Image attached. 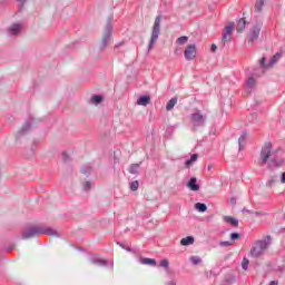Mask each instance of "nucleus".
Returning <instances> with one entry per match:
<instances>
[{"mask_svg": "<svg viewBox=\"0 0 285 285\" xmlns=\"http://www.w3.org/2000/svg\"><path fill=\"white\" fill-rule=\"evenodd\" d=\"M139 166L140 164H131L129 167L130 175H137L139 173Z\"/></svg>", "mask_w": 285, "mask_h": 285, "instance_id": "393cba45", "label": "nucleus"}, {"mask_svg": "<svg viewBox=\"0 0 285 285\" xmlns=\"http://www.w3.org/2000/svg\"><path fill=\"white\" fill-rule=\"evenodd\" d=\"M140 264H142V266H157V261L155 258H140Z\"/></svg>", "mask_w": 285, "mask_h": 285, "instance_id": "ddd939ff", "label": "nucleus"}, {"mask_svg": "<svg viewBox=\"0 0 285 285\" xmlns=\"http://www.w3.org/2000/svg\"><path fill=\"white\" fill-rule=\"evenodd\" d=\"M57 232H55L52 228L50 227H46L43 226V224H39V225H35L32 227H30L24 234L23 237L26 239L30 238V237H35L37 235H55Z\"/></svg>", "mask_w": 285, "mask_h": 285, "instance_id": "7ed1b4c3", "label": "nucleus"}, {"mask_svg": "<svg viewBox=\"0 0 285 285\" xmlns=\"http://www.w3.org/2000/svg\"><path fill=\"white\" fill-rule=\"evenodd\" d=\"M176 43H178L179 46H186V43H188V37L186 36H181L176 40Z\"/></svg>", "mask_w": 285, "mask_h": 285, "instance_id": "bb28decb", "label": "nucleus"}, {"mask_svg": "<svg viewBox=\"0 0 285 285\" xmlns=\"http://www.w3.org/2000/svg\"><path fill=\"white\" fill-rule=\"evenodd\" d=\"M130 190H132L134 193L136 190H139V181L138 180H135L130 184Z\"/></svg>", "mask_w": 285, "mask_h": 285, "instance_id": "c756f323", "label": "nucleus"}, {"mask_svg": "<svg viewBox=\"0 0 285 285\" xmlns=\"http://www.w3.org/2000/svg\"><path fill=\"white\" fill-rule=\"evenodd\" d=\"M184 57L186 61H193L197 57V46L195 43L188 45L185 49Z\"/></svg>", "mask_w": 285, "mask_h": 285, "instance_id": "6e6552de", "label": "nucleus"}, {"mask_svg": "<svg viewBox=\"0 0 285 285\" xmlns=\"http://www.w3.org/2000/svg\"><path fill=\"white\" fill-rule=\"evenodd\" d=\"M245 28H246V19L240 18L236 26V32H244Z\"/></svg>", "mask_w": 285, "mask_h": 285, "instance_id": "f3484780", "label": "nucleus"}, {"mask_svg": "<svg viewBox=\"0 0 285 285\" xmlns=\"http://www.w3.org/2000/svg\"><path fill=\"white\" fill-rule=\"evenodd\" d=\"M255 78L249 77L245 83V89L247 90V92H250L253 90V88H255Z\"/></svg>", "mask_w": 285, "mask_h": 285, "instance_id": "4468645a", "label": "nucleus"}, {"mask_svg": "<svg viewBox=\"0 0 285 285\" xmlns=\"http://www.w3.org/2000/svg\"><path fill=\"white\" fill-rule=\"evenodd\" d=\"M242 213H243V214H245V213H250V215H253V212H250V210H248V209H246V208H243Z\"/></svg>", "mask_w": 285, "mask_h": 285, "instance_id": "79ce46f5", "label": "nucleus"}, {"mask_svg": "<svg viewBox=\"0 0 285 285\" xmlns=\"http://www.w3.org/2000/svg\"><path fill=\"white\" fill-rule=\"evenodd\" d=\"M112 18H108L107 23L102 30V37L100 41V51L106 50L110 43H112Z\"/></svg>", "mask_w": 285, "mask_h": 285, "instance_id": "f03ea898", "label": "nucleus"}, {"mask_svg": "<svg viewBox=\"0 0 285 285\" xmlns=\"http://www.w3.org/2000/svg\"><path fill=\"white\" fill-rule=\"evenodd\" d=\"M261 68H271L269 65H266V57H263L261 59Z\"/></svg>", "mask_w": 285, "mask_h": 285, "instance_id": "72a5a7b5", "label": "nucleus"}, {"mask_svg": "<svg viewBox=\"0 0 285 285\" xmlns=\"http://www.w3.org/2000/svg\"><path fill=\"white\" fill-rule=\"evenodd\" d=\"M160 266L165 268V271H168V266H170V263L168 262V259H163L160 261Z\"/></svg>", "mask_w": 285, "mask_h": 285, "instance_id": "2f4dec72", "label": "nucleus"}, {"mask_svg": "<svg viewBox=\"0 0 285 285\" xmlns=\"http://www.w3.org/2000/svg\"><path fill=\"white\" fill-rule=\"evenodd\" d=\"M269 285H277V282L273 281Z\"/></svg>", "mask_w": 285, "mask_h": 285, "instance_id": "a18cd8bd", "label": "nucleus"}, {"mask_svg": "<svg viewBox=\"0 0 285 285\" xmlns=\"http://www.w3.org/2000/svg\"><path fill=\"white\" fill-rule=\"evenodd\" d=\"M195 208L198 213H206V210H208V207L204 203H196Z\"/></svg>", "mask_w": 285, "mask_h": 285, "instance_id": "5701e85b", "label": "nucleus"}, {"mask_svg": "<svg viewBox=\"0 0 285 285\" xmlns=\"http://www.w3.org/2000/svg\"><path fill=\"white\" fill-rule=\"evenodd\" d=\"M229 204H232V206H235V204H237V199L236 198H230L229 199Z\"/></svg>", "mask_w": 285, "mask_h": 285, "instance_id": "58836bf2", "label": "nucleus"}, {"mask_svg": "<svg viewBox=\"0 0 285 285\" xmlns=\"http://www.w3.org/2000/svg\"><path fill=\"white\" fill-rule=\"evenodd\" d=\"M193 244H195V237H193V236H187V237L180 239L181 246H190Z\"/></svg>", "mask_w": 285, "mask_h": 285, "instance_id": "dca6fc26", "label": "nucleus"}, {"mask_svg": "<svg viewBox=\"0 0 285 285\" xmlns=\"http://www.w3.org/2000/svg\"><path fill=\"white\" fill-rule=\"evenodd\" d=\"M186 186L187 188H189V190H193L194 193H197V190H199V185L197 184L196 177H191Z\"/></svg>", "mask_w": 285, "mask_h": 285, "instance_id": "9b49d317", "label": "nucleus"}, {"mask_svg": "<svg viewBox=\"0 0 285 285\" xmlns=\"http://www.w3.org/2000/svg\"><path fill=\"white\" fill-rule=\"evenodd\" d=\"M181 53V48H176L174 55L179 56Z\"/></svg>", "mask_w": 285, "mask_h": 285, "instance_id": "4c0bfd02", "label": "nucleus"}, {"mask_svg": "<svg viewBox=\"0 0 285 285\" xmlns=\"http://www.w3.org/2000/svg\"><path fill=\"white\" fill-rule=\"evenodd\" d=\"M266 248H268V243H266V240L256 242L250 250L252 257H262Z\"/></svg>", "mask_w": 285, "mask_h": 285, "instance_id": "423d86ee", "label": "nucleus"}, {"mask_svg": "<svg viewBox=\"0 0 285 285\" xmlns=\"http://www.w3.org/2000/svg\"><path fill=\"white\" fill-rule=\"evenodd\" d=\"M124 45H125L124 41L117 43V45L114 47V50H117V48H121V46H124Z\"/></svg>", "mask_w": 285, "mask_h": 285, "instance_id": "e433bc0d", "label": "nucleus"}, {"mask_svg": "<svg viewBox=\"0 0 285 285\" xmlns=\"http://www.w3.org/2000/svg\"><path fill=\"white\" fill-rule=\"evenodd\" d=\"M264 26V22L262 20H257L253 27L249 29V38L248 43H255L259 39V32H262V27Z\"/></svg>", "mask_w": 285, "mask_h": 285, "instance_id": "39448f33", "label": "nucleus"}, {"mask_svg": "<svg viewBox=\"0 0 285 285\" xmlns=\"http://www.w3.org/2000/svg\"><path fill=\"white\" fill-rule=\"evenodd\" d=\"M22 29H23V26H22V24L14 23V24H12V26L9 28V32H10V35H12V36H17V35H19V32H21Z\"/></svg>", "mask_w": 285, "mask_h": 285, "instance_id": "f8f14e48", "label": "nucleus"}, {"mask_svg": "<svg viewBox=\"0 0 285 285\" xmlns=\"http://www.w3.org/2000/svg\"><path fill=\"white\" fill-rule=\"evenodd\" d=\"M279 59H282V53L274 55L269 61V67L275 66V63L278 62Z\"/></svg>", "mask_w": 285, "mask_h": 285, "instance_id": "a878e982", "label": "nucleus"}, {"mask_svg": "<svg viewBox=\"0 0 285 285\" xmlns=\"http://www.w3.org/2000/svg\"><path fill=\"white\" fill-rule=\"evenodd\" d=\"M16 1H18V9H19V11H21V10H23V4L26 3V1H28V0H16Z\"/></svg>", "mask_w": 285, "mask_h": 285, "instance_id": "f704fd0d", "label": "nucleus"}, {"mask_svg": "<svg viewBox=\"0 0 285 285\" xmlns=\"http://www.w3.org/2000/svg\"><path fill=\"white\" fill-rule=\"evenodd\" d=\"M82 188H83V190H90V188H92V183L91 181H85L82 184Z\"/></svg>", "mask_w": 285, "mask_h": 285, "instance_id": "473e14b6", "label": "nucleus"}, {"mask_svg": "<svg viewBox=\"0 0 285 285\" xmlns=\"http://www.w3.org/2000/svg\"><path fill=\"white\" fill-rule=\"evenodd\" d=\"M99 264H101V266H106V261H100Z\"/></svg>", "mask_w": 285, "mask_h": 285, "instance_id": "37998d69", "label": "nucleus"}, {"mask_svg": "<svg viewBox=\"0 0 285 285\" xmlns=\"http://www.w3.org/2000/svg\"><path fill=\"white\" fill-rule=\"evenodd\" d=\"M148 104H150V96H141V97L137 100V105H138V106H147Z\"/></svg>", "mask_w": 285, "mask_h": 285, "instance_id": "6ab92c4d", "label": "nucleus"}, {"mask_svg": "<svg viewBox=\"0 0 285 285\" xmlns=\"http://www.w3.org/2000/svg\"><path fill=\"white\" fill-rule=\"evenodd\" d=\"M266 0H257L254 7L255 12H262Z\"/></svg>", "mask_w": 285, "mask_h": 285, "instance_id": "b1692460", "label": "nucleus"}, {"mask_svg": "<svg viewBox=\"0 0 285 285\" xmlns=\"http://www.w3.org/2000/svg\"><path fill=\"white\" fill-rule=\"evenodd\" d=\"M254 215H259V212H255Z\"/></svg>", "mask_w": 285, "mask_h": 285, "instance_id": "49530a36", "label": "nucleus"}, {"mask_svg": "<svg viewBox=\"0 0 285 285\" xmlns=\"http://www.w3.org/2000/svg\"><path fill=\"white\" fill-rule=\"evenodd\" d=\"M224 222H226L227 224H230V226H235V227L239 226V220H237V218L233 216H225Z\"/></svg>", "mask_w": 285, "mask_h": 285, "instance_id": "2eb2a0df", "label": "nucleus"}, {"mask_svg": "<svg viewBox=\"0 0 285 285\" xmlns=\"http://www.w3.org/2000/svg\"><path fill=\"white\" fill-rule=\"evenodd\" d=\"M32 127V125L30 124V121H27L21 129L18 130V132L16 134V139H19V137H23V135H27L30 131V128Z\"/></svg>", "mask_w": 285, "mask_h": 285, "instance_id": "9d476101", "label": "nucleus"}, {"mask_svg": "<svg viewBox=\"0 0 285 285\" xmlns=\"http://www.w3.org/2000/svg\"><path fill=\"white\" fill-rule=\"evenodd\" d=\"M250 264V262L248 261V258H244L242 262V268L244 271H248V265Z\"/></svg>", "mask_w": 285, "mask_h": 285, "instance_id": "7c9ffc66", "label": "nucleus"}, {"mask_svg": "<svg viewBox=\"0 0 285 285\" xmlns=\"http://www.w3.org/2000/svg\"><path fill=\"white\" fill-rule=\"evenodd\" d=\"M190 262L194 266H197L198 264H202V258L199 256H191Z\"/></svg>", "mask_w": 285, "mask_h": 285, "instance_id": "cd10ccee", "label": "nucleus"}, {"mask_svg": "<svg viewBox=\"0 0 285 285\" xmlns=\"http://www.w3.org/2000/svg\"><path fill=\"white\" fill-rule=\"evenodd\" d=\"M210 50L212 52H217V45H212Z\"/></svg>", "mask_w": 285, "mask_h": 285, "instance_id": "ea45409f", "label": "nucleus"}, {"mask_svg": "<svg viewBox=\"0 0 285 285\" xmlns=\"http://www.w3.org/2000/svg\"><path fill=\"white\" fill-rule=\"evenodd\" d=\"M169 285H175V284H173V283H169Z\"/></svg>", "mask_w": 285, "mask_h": 285, "instance_id": "de8ad7c7", "label": "nucleus"}, {"mask_svg": "<svg viewBox=\"0 0 285 285\" xmlns=\"http://www.w3.org/2000/svg\"><path fill=\"white\" fill-rule=\"evenodd\" d=\"M281 181L282 184H285V171L282 174Z\"/></svg>", "mask_w": 285, "mask_h": 285, "instance_id": "a19ab883", "label": "nucleus"}, {"mask_svg": "<svg viewBox=\"0 0 285 285\" xmlns=\"http://www.w3.org/2000/svg\"><path fill=\"white\" fill-rule=\"evenodd\" d=\"M161 33V16H157L155 18V22L153 26L151 37L148 45V52L155 48V43L159 39V35Z\"/></svg>", "mask_w": 285, "mask_h": 285, "instance_id": "20e7f679", "label": "nucleus"}, {"mask_svg": "<svg viewBox=\"0 0 285 285\" xmlns=\"http://www.w3.org/2000/svg\"><path fill=\"white\" fill-rule=\"evenodd\" d=\"M206 115L202 114V111H196L190 115V121L194 128H202V126H206Z\"/></svg>", "mask_w": 285, "mask_h": 285, "instance_id": "0eeeda50", "label": "nucleus"}, {"mask_svg": "<svg viewBox=\"0 0 285 285\" xmlns=\"http://www.w3.org/2000/svg\"><path fill=\"white\" fill-rule=\"evenodd\" d=\"M101 101H104V97H101L99 95H94L90 99V102L94 104L95 106H99V104H101Z\"/></svg>", "mask_w": 285, "mask_h": 285, "instance_id": "412c9836", "label": "nucleus"}, {"mask_svg": "<svg viewBox=\"0 0 285 285\" xmlns=\"http://www.w3.org/2000/svg\"><path fill=\"white\" fill-rule=\"evenodd\" d=\"M81 173L82 175H90V173H92V167L90 166L81 167Z\"/></svg>", "mask_w": 285, "mask_h": 285, "instance_id": "c85d7f7f", "label": "nucleus"}, {"mask_svg": "<svg viewBox=\"0 0 285 285\" xmlns=\"http://www.w3.org/2000/svg\"><path fill=\"white\" fill-rule=\"evenodd\" d=\"M246 137H248V132L244 131L238 138V148L239 150H244V141H246Z\"/></svg>", "mask_w": 285, "mask_h": 285, "instance_id": "aec40b11", "label": "nucleus"}, {"mask_svg": "<svg viewBox=\"0 0 285 285\" xmlns=\"http://www.w3.org/2000/svg\"><path fill=\"white\" fill-rule=\"evenodd\" d=\"M277 153H279V149L273 150V142H265L259 154V165L265 166V164H268L269 168L282 166L284 161L277 157Z\"/></svg>", "mask_w": 285, "mask_h": 285, "instance_id": "f257e3e1", "label": "nucleus"}, {"mask_svg": "<svg viewBox=\"0 0 285 285\" xmlns=\"http://www.w3.org/2000/svg\"><path fill=\"white\" fill-rule=\"evenodd\" d=\"M207 170H213V165H208Z\"/></svg>", "mask_w": 285, "mask_h": 285, "instance_id": "c03bdc74", "label": "nucleus"}, {"mask_svg": "<svg viewBox=\"0 0 285 285\" xmlns=\"http://www.w3.org/2000/svg\"><path fill=\"white\" fill-rule=\"evenodd\" d=\"M175 106H177V97H173L166 106V110L170 111L173 110V108H175Z\"/></svg>", "mask_w": 285, "mask_h": 285, "instance_id": "4be33fe9", "label": "nucleus"}, {"mask_svg": "<svg viewBox=\"0 0 285 285\" xmlns=\"http://www.w3.org/2000/svg\"><path fill=\"white\" fill-rule=\"evenodd\" d=\"M230 239H232L233 242H235V239H239V234H238V233H233V234H230Z\"/></svg>", "mask_w": 285, "mask_h": 285, "instance_id": "c9c22d12", "label": "nucleus"}, {"mask_svg": "<svg viewBox=\"0 0 285 285\" xmlns=\"http://www.w3.org/2000/svg\"><path fill=\"white\" fill-rule=\"evenodd\" d=\"M235 30V23H230L225 27V32L223 33V41L225 43L229 42L233 39V31Z\"/></svg>", "mask_w": 285, "mask_h": 285, "instance_id": "1a4fd4ad", "label": "nucleus"}, {"mask_svg": "<svg viewBox=\"0 0 285 285\" xmlns=\"http://www.w3.org/2000/svg\"><path fill=\"white\" fill-rule=\"evenodd\" d=\"M197 159H199V155H198V154H193V155L190 156V159H188V160L185 161L186 168L191 167L193 164H195V161H197Z\"/></svg>", "mask_w": 285, "mask_h": 285, "instance_id": "a211bd4d", "label": "nucleus"}]
</instances>
